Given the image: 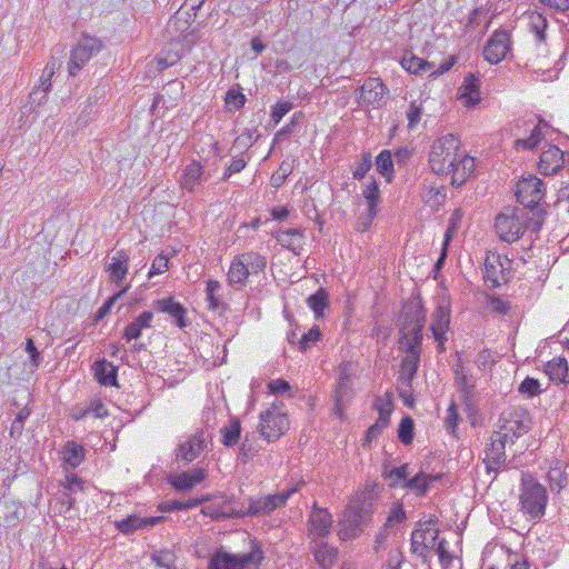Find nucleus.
Listing matches in <instances>:
<instances>
[{
	"mask_svg": "<svg viewBox=\"0 0 569 569\" xmlns=\"http://www.w3.org/2000/svg\"><path fill=\"white\" fill-rule=\"evenodd\" d=\"M170 257L168 254L160 253L157 256L151 264V268L148 272V277L152 278L156 274L163 273L168 269V262Z\"/></svg>",
	"mask_w": 569,
	"mask_h": 569,
	"instance_id": "bf43d9fd",
	"label": "nucleus"
},
{
	"mask_svg": "<svg viewBox=\"0 0 569 569\" xmlns=\"http://www.w3.org/2000/svg\"><path fill=\"white\" fill-rule=\"evenodd\" d=\"M459 420H460V417L458 413L457 406L452 402L447 410V416L445 419V425H446L447 430H449L451 433H455L457 426L459 423Z\"/></svg>",
	"mask_w": 569,
	"mask_h": 569,
	"instance_id": "0e129e2a",
	"label": "nucleus"
},
{
	"mask_svg": "<svg viewBox=\"0 0 569 569\" xmlns=\"http://www.w3.org/2000/svg\"><path fill=\"white\" fill-rule=\"evenodd\" d=\"M92 413L96 418H103L108 416V410L100 399L92 400L81 415H73L74 420H80Z\"/></svg>",
	"mask_w": 569,
	"mask_h": 569,
	"instance_id": "49530a36",
	"label": "nucleus"
},
{
	"mask_svg": "<svg viewBox=\"0 0 569 569\" xmlns=\"http://www.w3.org/2000/svg\"><path fill=\"white\" fill-rule=\"evenodd\" d=\"M260 134L256 129H247L239 137L236 138L233 146L241 149H249L259 139Z\"/></svg>",
	"mask_w": 569,
	"mask_h": 569,
	"instance_id": "6e6d98bb",
	"label": "nucleus"
},
{
	"mask_svg": "<svg viewBox=\"0 0 569 569\" xmlns=\"http://www.w3.org/2000/svg\"><path fill=\"white\" fill-rule=\"evenodd\" d=\"M528 218L525 217L523 209L506 207L496 218V231L499 238L507 243L520 239L526 230Z\"/></svg>",
	"mask_w": 569,
	"mask_h": 569,
	"instance_id": "423d86ee",
	"label": "nucleus"
},
{
	"mask_svg": "<svg viewBox=\"0 0 569 569\" xmlns=\"http://www.w3.org/2000/svg\"><path fill=\"white\" fill-rule=\"evenodd\" d=\"M164 518L162 516L158 517H139L136 515L128 516L127 518L116 521L114 526L116 528L124 533L130 535L138 529L147 528V527H153L157 523H160Z\"/></svg>",
	"mask_w": 569,
	"mask_h": 569,
	"instance_id": "393cba45",
	"label": "nucleus"
},
{
	"mask_svg": "<svg viewBox=\"0 0 569 569\" xmlns=\"http://www.w3.org/2000/svg\"><path fill=\"white\" fill-rule=\"evenodd\" d=\"M293 108L290 101H280L272 107L271 119L277 124Z\"/></svg>",
	"mask_w": 569,
	"mask_h": 569,
	"instance_id": "680f3d73",
	"label": "nucleus"
},
{
	"mask_svg": "<svg viewBox=\"0 0 569 569\" xmlns=\"http://www.w3.org/2000/svg\"><path fill=\"white\" fill-rule=\"evenodd\" d=\"M511 269V260L505 256L503 260L499 251H487L485 258V277L493 287L507 281Z\"/></svg>",
	"mask_w": 569,
	"mask_h": 569,
	"instance_id": "f8f14e48",
	"label": "nucleus"
},
{
	"mask_svg": "<svg viewBox=\"0 0 569 569\" xmlns=\"http://www.w3.org/2000/svg\"><path fill=\"white\" fill-rule=\"evenodd\" d=\"M377 213L378 209L368 208L367 212L359 217L357 222V230L360 232H365L371 226Z\"/></svg>",
	"mask_w": 569,
	"mask_h": 569,
	"instance_id": "774afa93",
	"label": "nucleus"
},
{
	"mask_svg": "<svg viewBox=\"0 0 569 569\" xmlns=\"http://www.w3.org/2000/svg\"><path fill=\"white\" fill-rule=\"evenodd\" d=\"M246 103V97L243 93L236 91V90H229L226 94V104L230 108H233L234 110L241 109Z\"/></svg>",
	"mask_w": 569,
	"mask_h": 569,
	"instance_id": "e2e57ef3",
	"label": "nucleus"
},
{
	"mask_svg": "<svg viewBox=\"0 0 569 569\" xmlns=\"http://www.w3.org/2000/svg\"><path fill=\"white\" fill-rule=\"evenodd\" d=\"M475 171V159L468 154L459 153L458 160L447 173H451V184L461 187Z\"/></svg>",
	"mask_w": 569,
	"mask_h": 569,
	"instance_id": "b1692460",
	"label": "nucleus"
},
{
	"mask_svg": "<svg viewBox=\"0 0 569 569\" xmlns=\"http://www.w3.org/2000/svg\"><path fill=\"white\" fill-rule=\"evenodd\" d=\"M207 477V471L202 468L183 471L169 476V482L179 491L191 490L194 486L202 482Z\"/></svg>",
	"mask_w": 569,
	"mask_h": 569,
	"instance_id": "5701e85b",
	"label": "nucleus"
},
{
	"mask_svg": "<svg viewBox=\"0 0 569 569\" xmlns=\"http://www.w3.org/2000/svg\"><path fill=\"white\" fill-rule=\"evenodd\" d=\"M398 437H399L400 441L405 445H409L412 442L413 420L410 417H405L401 419L399 429H398Z\"/></svg>",
	"mask_w": 569,
	"mask_h": 569,
	"instance_id": "3c124183",
	"label": "nucleus"
},
{
	"mask_svg": "<svg viewBox=\"0 0 569 569\" xmlns=\"http://www.w3.org/2000/svg\"><path fill=\"white\" fill-rule=\"evenodd\" d=\"M449 322V313L442 307H439L433 313L431 330L436 341H438L440 346H442L446 340Z\"/></svg>",
	"mask_w": 569,
	"mask_h": 569,
	"instance_id": "f704fd0d",
	"label": "nucleus"
},
{
	"mask_svg": "<svg viewBox=\"0 0 569 569\" xmlns=\"http://www.w3.org/2000/svg\"><path fill=\"white\" fill-rule=\"evenodd\" d=\"M129 287L122 288L119 292L114 293L110 297L97 311L96 321L102 320L112 309L118 299H120L127 291Z\"/></svg>",
	"mask_w": 569,
	"mask_h": 569,
	"instance_id": "4d7b16f0",
	"label": "nucleus"
},
{
	"mask_svg": "<svg viewBox=\"0 0 569 569\" xmlns=\"http://www.w3.org/2000/svg\"><path fill=\"white\" fill-rule=\"evenodd\" d=\"M371 167H372L371 154H370V152H366L361 156V159L359 161H357L353 167V171H352L353 178L357 180L363 179L365 176L367 174V172L371 169Z\"/></svg>",
	"mask_w": 569,
	"mask_h": 569,
	"instance_id": "864d4df0",
	"label": "nucleus"
},
{
	"mask_svg": "<svg viewBox=\"0 0 569 569\" xmlns=\"http://www.w3.org/2000/svg\"><path fill=\"white\" fill-rule=\"evenodd\" d=\"M459 153L460 141L456 136L449 133L439 138L432 143L429 154L431 170L437 174L447 173L458 160Z\"/></svg>",
	"mask_w": 569,
	"mask_h": 569,
	"instance_id": "39448f33",
	"label": "nucleus"
},
{
	"mask_svg": "<svg viewBox=\"0 0 569 569\" xmlns=\"http://www.w3.org/2000/svg\"><path fill=\"white\" fill-rule=\"evenodd\" d=\"M153 307L158 312H163L171 316L176 320V325L179 328L187 327L186 309L181 303L174 301L173 298L169 297L157 300L154 301Z\"/></svg>",
	"mask_w": 569,
	"mask_h": 569,
	"instance_id": "bb28decb",
	"label": "nucleus"
},
{
	"mask_svg": "<svg viewBox=\"0 0 569 569\" xmlns=\"http://www.w3.org/2000/svg\"><path fill=\"white\" fill-rule=\"evenodd\" d=\"M460 99L467 107H475L480 102V80L475 74L469 73L465 77L459 88Z\"/></svg>",
	"mask_w": 569,
	"mask_h": 569,
	"instance_id": "cd10ccee",
	"label": "nucleus"
},
{
	"mask_svg": "<svg viewBox=\"0 0 569 569\" xmlns=\"http://www.w3.org/2000/svg\"><path fill=\"white\" fill-rule=\"evenodd\" d=\"M94 375L97 380L103 386H113L117 380V369L107 360L94 363Z\"/></svg>",
	"mask_w": 569,
	"mask_h": 569,
	"instance_id": "4c0bfd02",
	"label": "nucleus"
},
{
	"mask_svg": "<svg viewBox=\"0 0 569 569\" xmlns=\"http://www.w3.org/2000/svg\"><path fill=\"white\" fill-rule=\"evenodd\" d=\"M456 382L459 387L462 399L466 402L471 401L475 395L476 380L472 376H469L465 370V367L459 359L453 368Z\"/></svg>",
	"mask_w": 569,
	"mask_h": 569,
	"instance_id": "c756f323",
	"label": "nucleus"
},
{
	"mask_svg": "<svg viewBox=\"0 0 569 569\" xmlns=\"http://www.w3.org/2000/svg\"><path fill=\"white\" fill-rule=\"evenodd\" d=\"M388 425L389 421H387L386 418H378L376 422L368 428L362 443L363 447L369 446L372 440L377 439Z\"/></svg>",
	"mask_w": 569,
	"mask_h": 569,
	"instance_id": "603ef678",
	"label": "nucleus"
},
{
	"mask_svg": "<svg viewBox=\"0 0 569 569\" xmlns=\"http://www.w3.org/2000/svg\"><path fill=\"white\" fill-rule=\"evenodd\" d=\"M510 50V33L507 30H496L483 49L485 59L491 64L501 62Z\"/></svg>",
	"mask_w": 569,
	"mask_h": 569,
	"instance_id": "ddd939ff",
	"label": "nucleus"
},
{
	"mask_svg": "<svg viewBox=\"0 0 569 569\" xmlns=\"http://www.w3.org/2000/svg\"><path fill=\"white\" fill-rule=\"evenodd\" d=\"M516 197L518 202L522 206L521 209L529 210L531 214L528 218L535 223L536 227H540L542 218L546 213L545 198V186L541 179L536 176H529L522 178L517 183Z\"/></svg>",
	"mask_w": 569,
	"mask_h": 569,
	"instance_id": "f03ea898",
	"label": "nucleus"
},
{
	"mask_svg": "<svg viewBox=\"0 0 569 569\" xmlns=\"http://www.w3.org/2000/svg\"><path fill=\"white\" fill-rule=\"evenodd\" d=\"M264 552L260 543L250 541V550L243 553H231L223 548L218 549L210 558L208 569H260Z\"/></svg>",
	"mask_w": 569,
	"mask_h": 569,
	"instance_id": "7ed1b4c3",
	"label": "nucleus"
},
{
	"mask_svg": "<svg viewBox=\"0 0 569 569\" xmlns=\"http://www.w3.org/2000/svg\"><path fill=\"white\" fill-rule=\"evenodd\" d=\"M376 166L379 173L386 177L387 181L390 182L393 173V162L389 150H382L378 154L376 158Z\"/></svg>",
	"mask_w": 569,
	"mask_h": 569,
	"instance_id": "37998d69",
	"label": "nucleus"
},
{
	"mask_svg": "<svg viewBox=\"0 0 569 569\" xmlns=\"http://www.w3.org/2000/svg\"><path fill=\"white\" fill-rule=\"evenodd\" d=\"M402 67L411 73L427 72L432 69V64L419 57L411 56L409 58L403 57L401 61Z\"/></svg>",
	"mask_w": 569,
	"mask_h": 569,
	"instance_id": "c03bdc74",
	"label": "nucleus"
},
{
	"mask_svg": "<svg viewBox=\"0 0 569 569\" xmlns=\"http://www.w3.org/2000/svg\"><path fill=\"white\" fill-rule=\"evenodd\" d=\"M184 84L180 80H171L162 88V94L154 99V104L161 100L166 103L164 97L169 98L168 103L174 106L183 97Z\"/></svg>",
	"mask_w": 569,
	"mask_h": 569,
	"instance_id": "e433bc0d",
	"label": "nucleus"
},
{
	"mask_svg": "<svg viewBox=\"0 0 569 569\" xmlns=\"http://www.w3.org/2000/svg\"><path fill=\"white\" fill-rule=\"evenodd\" d=\"M373 408L379 412L378 418H386L387 421H390V415L393 410L391 395L387 392L383 396L377 397L373 403Z\"/></svg>",
	"mask_w": 569,
	"mask_h": 569,
	"instance_id": "a18cd8bd",
	"label": "nucleus"
},
{
	"mask_svg": "<svg viewBox=\"0 0 569 569\" xmlns=\"http://www.w3.org/2000/svg\"><path fill=\"white\" fill-rule=\"evenodd\" d=\"M291 173V166L282 162L276 173L271 177V186L274 188H279L287 177Z\"/></svg>",
	"mask_w": 569,
	"mask_h": 569,
	"instance_id": "338daca9",
	"label": "nucleus"
},
{
	"mask_svg": "<svg viewBox=\"0 0 569 569\" xmlns=\"http://www.w3.org/2000/svg\"><path fill=\"white\" fill-rule=\"evenodd\" d=\"M545 372L556 383H569L568 362L562 357L553 358L545 366Z\"/></svg>",
	"mask_w": 569,
	"mask_h": 569,
	"instance_id": "2f4dec72",
	"label": "nucleus"
},
{
	"mask_svg": "<svg viewBox=\"0 0 569 569\" xmlns=\"http://www.w3.org/2000/svg\"><path fill=\"white\" fill-rule=\"evenodd\" d=\"M282 407V402L273 403L270 409L260 413L259 431L269 442L277 440L289 427V420Z\"/></svg>",
	"mask_w": 569,
	"mask_h": 569,
	"instance_id": "9d476101",
	"label": "nucleus"
},
{
	"mask_svg": "<svg viewBox=\"0 0 569 569\" xmlns=\"http://www.w3.org/2000/svg\"><path fill=\"white\" fill-rule=\"evenodd\" d=\"M520 510L530 520H539L546 512L548 492L532 476H523L519 495Z\"/></svg>",
	"mask_w": 569,
	"mask_h": 569,
	"instance_id": "20e7f679",
	"label": "nucleus"
},
{
	"mask_svg": "<svg viewBox=\"0 0 569 569\" xmlns=\"http://www.w3.org/2000/svg\"><path fill=\"white\" fill-rule=\"evenodd\" d=\"M321 337V332L318 326H313L307 333L300 339V348L307 350L311 345L316 343Z\"/></svg>",
	"mask_w": 569,
	"mask_h": 569,
	"instance_id": "69168bd1",
	"label": "nucleus"
},
{
	"mask_svg": "<svg viewBox=\"0 0 569 569\" xmlns=\"http://www.w3.org/2000/svg\"><path fill=\"white\" fill-rule=\"evenodd\" d=\"M129 257L124 251H118L117 254L110 258L107 263L106 270L109 272L111 282L120 286L128 273Z\"/></svg>",
	"mask_w": 569,
	"mask_h": 569,
	"instance_id": "a878e982",
	"label": "nucleus"
},
{
	"mask_svg": "<svg viewBox=\"0 0 569 569\" xmlns=\"http://www.w3.org/2000/svg\"><path fill=\"white\" fill-rule=\"evenodd\" d=\"M367 200L368 208L378 209L380 202V189L376 180H372L362 192Z\"/></svg>",
	"mask_w": 569,
	"mask_h": 569,
	"instance_id": "8fccbe9b",
	"label": "nucleus"
},
{
	"mask_svg": "<svg viewBox=\"0 0 569 569\" xmlns=\"http://www.w3.org/2000/svg\"><path fill=\"white\" fill-rule=\"evenodd\" d=\"M408 476V465H402L400 467L392 468L388 473L387 478L391 480L390 486L396 487L400 481L403 483L407 481Z\"/></svg>",
	"mask_w": 569,
	"mask_h": 569,
	"instance_id": "052dcab7",
	"label": "nucleus"
},
{
	"mask_svg": "<svg viewBox=\"0 0 569 569\" xmlns=\"http://www.w3.org/2000/svg\"><path fill=\"white\" fill-rule=\"evenodd\" d=\"M369 510L365 508L363 503L359 501H352L348 505L343 518L340 521L342 532L346 537H355L357 530L360 529L361 525L366 521Z\"/></svg>",
	"mask_w": 569,
	"mask_h": 569,
	"instance_id": "2eb2a0df",
	"label": "nucleus"
},
{
	"mask_svg": "<svg viewBox=\"0 0 569 569\" xmlns=\"http://www.w3.org/2000/svg\"><path fill=\"white\" fill-rule=\"evenodd\" d=\"M461 218H462L461 210L460 209H456L453 211V213L451 214L449 226H448L447 231L445 233V239H443L441 249H448L453 232H456L457 229L459 228V223L461 221Z\"/></svg>",
	"mask_w": 569,
	"mask_h": 569,
	"instance_id": "5fc2aeb1",
	"label": "nucleus"
},
{
	"mask_svg": "<svg viewBox=\"0 0 569 569\" xmlns=\"http://www.w3.org/2000/svg\"><path fill=\"white\" fill-rule=\"evenodd\" d=\"M221 284L217 280H209L207 282V301L208 307L210 310L217 311V310H224L227 308V305L222 301L221 295Z\"/></svg>",
	"mask_w": 569,
	"mask_h": 569,
	"instance_id": "58836bf2",
	"label": "nucleus"
},
{
	"mask_svg": "<svg viewBox=\"0 0 569 569\" xmlns=\"http://www.w3.org/2000/svg\"><path fill=\"white\" fill-rule=\"evenodd\" d=\"M157 566L166 569H176V555L173 551L163 549L152 555Z\"/></svg>",
	"mask_w": 569,
	"mask_h": 569,
	"instance_id": "09e8293b",
	"label": "nucleus"
},
{
	"mask_svg": "<svg viewBox=\"0 0 569 569\" xmlns=\"http://www.w3.org/2000/svg\"><path fill=\"white\" fill-rule=\"evenodd\" d=\"M203 174V166L199 161L192 160L182 171L179 180L180 187L188 192H193L196 187L200 183Z\"/></svg>",
	"mask_w": 569,
	"mask_h": 569,
	"instance_id": "c85d7f7f",
	"label": "nucleus"
},
{
	"mask_svg": "<svg viewBox=\"0 0 569 569\" xmlns=\"http://www.w3.org/2000/svg\"><path fill=\"white\" fill-rule=\"evenodd\" d=\"M399 320V348L406 352L401 360L399 381L401 386L410 388L419 367L422 329L426 322V310L421 301L413 299L406 302Z\"/></svg>",
	"mask_w": 569,
	"mask_h": 569,
	"instance_id": "f257e3e1",
	"label": "nucleus"
},
{
	"mask_svg": "<svg viewBox=\"0 0 569 569\" xmlns=\"http://www.w3.org/2000/svg\"><path fill=\"white\" fill-rule=\"evenodd\" d=\"M530 29L536 33L539 41L545 40V32L548 26L547 19L538 12H532L529 16Z\"/></svg>",
	"mask_w": 569,
	"mask_h": 569,
	"instance_id": "de8ad7c7",
	"label": "nucleus"
},
{
	"mask_svg": "<svg viewBox=\"0 0 569 569\" xmlns=\"http://www.w3.org/2000/svg\"><path fill=\"white\" fill-rule=\"evenodd\" d=\"M518 391L521 395L527 396L528 398H532L535 396H538L541 392L540 383H539V381L537 379L527 377L520 383Z\"/></svg>",
	"mask_w": 569,
	"mask_h": 569,
	"instance_id": "13d9d810",
	"label": "nucleus"
},
{
	"mask_svg": "<svg viewBox=\"0 0 569 569\" xmlns=\"http://www.w3.org/2000/svg\"><path fill=\"white\" fill-rule=\"evenodd\" d=\"M332 517L327 509L313 507L309 516V532L315 538H323L330 533Z\"/></svg>",
	"mask_w": 569,
	"mask_h": 569,
	"instance_id": "412c9836",
	"label": "nucleus"
},
{
	"mask_svg": "<svg viewBox=\"0 0 569 569\" xmlns=\"http://www.w3.org/2000/svg\"><path fill=\"white\" fill-rule=\"evenodd\" d=\"M153 313L151 311H143L134 321L130 322L123 331V337L127 341L138 339L141 336L142 329L151 327Z\"/></svg>",
	"mask_w": 569,
	"mask_h": 569,
	"instance_id": "72a5a7b5",
	"label": "nucleus"
},
{
	"mask_svg": "<svg viewBox=\"0 0 569 569\" xmlns=\"http://www.w3.org/2000/svg\"><path fill=\"white\" fill-rule=\"evenodd\" d=\"M62 460L70 468L74 469L81 465L86 457V450L76 441H67L61 450Z\"/></svg>",
	"mask_w": 569,
	"mask_h": 569,
	"instance_id": "473e14b6",
	"label": "nucleus"
},
{
	"mask_svg": "<svg viewBox=\"0 0 569 569\" xmlns=\"http://www.w3.org/2000/svg\"><path fill=\"white\" fill-rule=\"evenodd\" d=\"M308 307L313 311L317 319L323 317L325 309L329 306V296L325 289L317 290L307 299Z\"/></svg>",
	"mask_w": 569,
	"mask_h": 569,
	"instance_id": "ea45409f",
	"label": "nucleus"
},
{
	"mask_svg": "<svg viewBox=\"0 0 569 569\" xmlns=\"http://www.w3.org/2000/svg\"><path fill=\"white\" fill-rule=\"evenodd\" d=\"M389 90L379 78H368L360 87L359 104L380 107L386 102Z\"/></svg>",
	"mask_w": 569,
	"mask_h": 569,
	"instance_id": "4468645a",
	"label": "nucleus"
},
{
	"mask_svg": "<svg viewBox=\"0 0 569 569\" xmlns=\"http://www.w3.org/2000/svg\"><path fill=\"white\" fill-rule=\"evenodd\" d=\"M313 555L319 566L323 569H331L337 557V550L320 541L315 542Z\"/></svg>",
	"mask_w": 569,
	"mask_h": 569,
	"instance_id": "c9c22d12",
	"label": "nucleus"
},
{
	"mask_svg": "<svg viewBox=\"0 0 569 569\" xmlns=\"http://www.w3.org/2000/svg\"><path fill=\"white\" fill-rule=\"evenodd\" d=\"M508 440L501 439L496 431L491 436V443L486 449L485 462L488 471H497L506 461V445Z\"/></svg>",
	"mask_w": 569,
	"mask_h": 569,
	"instance_id": "a211bd4d",
	"label": "nucleus"
},
{
	"mask_svg": "<svg viewBox=\"0 0 569 569\" xmlns=\"http://www.w3.org/2000/svg\"><path fill=\"white\" fill-rule=\"evenodd\" d=\"M202 512L213 520L246 517L244 508L239 507L231 499H222L220 502L208 506Z\"/></svg>",
	"mask_w": 569,
	"mask_h": 569,
	"instance_id": "6ab92c4d",
	"label": "nucleus"
},
{
	"mask_svg": "<svg viewBox=\"0 0 569 569\" xmlns=\"http://www.w3.org/2000/svg\"><path fill=\"white\" fill-rule=\"evenodd\" d=\"M305 486L303 481H299L295 486H291L279 493L268 495L262 497H250L249 507L244 509V515L253 517H262L270 515L278 508L283 507L288 499L296 492H298Z\"/></svg>",
	"mask_w": 569,
	"mask_h": 569,
	"instance_id": "6e6552de",
	"label": "nucleus"
},
{
	"mask_svg": "<svg viewBox=\"0 0 569 569\" xmlns=\"http://www.w3.org/2000/svg\"><path fill=\"white\" fill-rule=\"evenodd\" d=\"M54 61H49L42 72V76L40 78V86L37 89H33V91L30 93V99L32 102H37L38 104H41L42 101L46 99L47 93L51 89V78L54 74V71L57 68H59Z\"/></svg>",
	"mask_w": 569,
	"mask_h": 569,
	"instance_id": "7c9ffc66",
	"label": "nucleus"
},
{
	"mask_svg": "<svg viewBox=\"0 0 569 569\" xmlns=\"http://www.w3.org/2000/svg\"><path fill=\"white\" fill-rule=\"evenodd\" d=\"M222 435V443L226 447H233L238 443L241 433V425L238 418H232L227 426L220 430Z\"/></svg>",
	"mask_w": 569,
	"mask_h": 569,
	"instance_id": "a19ab883",
	"label": "nucleus"
},
{
	"mask_svg": "<svg viewBox=\"0 0 569 569\" xmlns=\"http://www.w3.org/2000/svg\"><path fill=\"white\" fill-rule=\"evenodd\" d=\"M207 447V438L203 430H197L186 441L181 442L177 449V459L186 463L192 462Z\"/></svg>",
	"mask_w": 569,
	"mask_h": 569,
	"instance_id": "dca6fc26",
	"label": "nucleus"
},
{
	"mask_svg": "<svg viewBox=\"0 0 569 569\" xmlns=\"http://www.w3.org/2000/svg\"><path fill=\"white\" fill-rule=\"evenodd\" d=\"M352 372L350 365H343L339 368V377L335 390V400L337 412H341V406L352 397Z\"/></svg>",
	"mask_w": 569,
	"mask_h": 569,
	"instance_id": "4be33fe9",
	"label": "nucleus"
},
{
	"mask_svg": "<svg viewBox=\"0 0 569 569\" xmlns=\"http://www.w3.org/2000/svg\"><path fill=\"white\" fill-rule=\"evenodd\" d=\"M440 478L439 475L430 476L425 475L423 472L417 473L413 478L406 481L402 487L416 490L419 496H422L427 492L430 482L438 480Z\"/></svg>",
	"mask_w": 569,
	"mask_h": 569,
	"instance_id": "79ce46f5",
	"label": "nucleus"
},
{
	"mask_svg": "<svg viewBox=\"0 0 569 569\" xmlns=\"http://www.w3.org/2000/svg\"><path fill=\"white\" fill-rule=\"evenodd\" d=\"M565 166V153L556 146H550L540 154L539 171L545 176L558 173Z\"/></svg>",
	"mask_w": 569,
	"mask_h": 569,
	"instance_id": "aec40b11",
	"label": "nucleus"
},
{
	"mask_svg": "<svg viewBox=\"0 0 569 569\" xmlns=\"http://www.w3.org/2000/svg\"><path fill=\"white\" fill-rule=\"evenodd\" d=\"M531 418L527 410L522 408H508L499 418V430L496 431L501 439L513 443L516 439L526 435L530 430Z\"/></svg>",
	"mask_w": 569,
	"mask_h": 569,
	"instance_id": "0eeeda50",
	"label": "nucleus"
},
{
	"mask_svg": "<svg viewBox=\"0 0 569 569\" xmlns=\"http://www.w3.org/2000/svg\"><path fill=\"white\" fill-rule=\"evenodd\" d=\"M253 253V251H246L233 259L228 271L230 286L243 287L252 271L257 272L266 266L264 258Z\"/></svg>",
	"mask_w": 569,
	"mask_h": 569,
	"instance_id": "1a4fd4ad",
	"label": "nucleus"
},
{
	"mask_svg": "<svg viewBox=\"0 0 569 569\" xmlns=\"http://www.w3.org/2000/svg\"><path fill=\"white\" fill-rule=\"evenodd\" d=\"M439 536L438 529H416L411 533V550L413 553L426 559L431 548L435 547Z\"/></svg>",
	"mask_w": 569,
	"mask_h": 569,
	"instance_id": "f3484780",
	"label": "nucleus"
},
{
	"mask_svg": "<svg viewBox=\"0 0 569 569\" xmlns=\"http://www.w3.org/2000/svg\"><path fill=\"white\" fill-rule=\"evenodd\" d=\"M102 49V41L96 37L83 36L71 50L68 71L76 77L79 70Z\"/></svg>",
	"mask_w": 569,
	"mask_h": 569,
	"instance_id": "9b49d317",
	"label": "nucleus"
}]
</instances>
